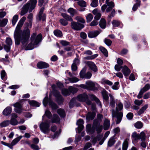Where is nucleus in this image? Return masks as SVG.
Listing matches in <instances>:
<instances>
[{
    "label": "nucleus",
    "instance_id": "nucleus-43",
    "mask_svg": "<svg viewBox=\"0 0 150 150\" xmlns=\"http://www.w3.org/2000/svg\"><path fill=\"white\" fill-rule=\"evenodd\" d=\"M57 112L58 113L61 117H63L65 115L64 111L62 109H58Z\"/></svg>",
    "mask_w": 150,
    "mask_h": 150
},
{
    "label": "nucleus",
    "instance_id": "nucleus-20",
    "mask_svg": "<svg viewBox=\"0 0 150 150\" xmlns=\"http://www.w3.org/2000/svg\"><path fill=\"white\" fill-rule=\"evenodd\" d=\"M12 108L10 107H7L3 111V114L5 115H8L11 112Z\"/></svg>",
    "mask_w": 150,
    "mask_h": 150
},
{
    "label": "nucleus",
    "instance_id": "nucleus-23",
    "mask_svg": "<svg viewBox=\"0 0 150 150\" xmlns=\"http://www.w3.org/2000/svg\"><path fill=\"white\" fill-rule=\"evenodd\" d=\"M8 20L7 18H5L3 19L0 18V26L4 27L7 24Z\"/></svg>",
    "mask_w": 150,
    "mask_h": 150
},
{
    "label": "nucleus",
    "instance_id": "nucleus-38",
    "mask_svg": "<svg viewBox=\"0 0 150 150\" xmlns=\"http://www.w3.org/2000/svg\"><path fill=\"white\" fill-rule=\"evenodd\" d=\"M89 98L90 99L92 100H95L98 104L99 105H100V103L99 100L96 98L95 96L93 95H89Z\"/></svg>",
    "mask_w": 150,
    "mask_h": 150
},
{
    "label": "nucleus",
    "instance_id": "nucleus-6",
    "mask_svg": "<svg viewBox=\"0 0 150 150\" xmlns=\"http://www.w3.org/2000/svg\"><path fill=\"white\" fill-rule=\"evenodd\" d=\"M50 124L47 122H42L40 125L41 131L45 134H48L50 131Z\"/></svg>",
    "mask_w": 150,
    "mask_h": 150
},
{
    "label": "nucleus",
    "instance_id": "nucleus-52",
    "mask_svg": "<svg viewBox=\"0 0 150 150\" xmlns=\"http://www.w3.org/2000/svg\"><path fill=\"white\" fill-rule=\"evenodd\" d=\"M78 4L80 6L82 7H86V3L85 1L83 0L79 1L78 2Z\"/></svg>",
    "mask_w": 150,
    "mask_h": 150
},
{
    "label": "nucleus",
    "instance_id": "nucleus-48",
    "mask_svg": "<svg viewBox=\"0 0 150 150\" xmlns=\"http://www.w3.org/2000/svg\"><path fill=\"white\" fill-rule=\"evenodd\" d=\"M100 49L101 51L106 57L108 56V53L107 50L103 47H100Z\"/></svg>",
    "mask_w": 150,
    "mask_h": 150
},
{
    "label": "nucleus",
    "instance_id": "nucleus-35",
    "mask_svg": "<svg viewBox=\"0 0 150 150\" xmlns=\"http://www.w3.org/2000/svg\"><path fill=\"white\" fill-rule=\"evenodd\" d=\"M134 127L140 129L143 126L142 123L140 121H138L135 123L134 125Z\"/></svg>",
    "mask_w": 150,
    "mask_h": 150
},
{
    "label": "nucleus",
    "instance_id": "nucleus-15",
    "mask_svg": "<svg viewBox=\"0 0 150 150\" xmlns=\"http://www.w3.org/2000/svg\"><path fill=\"white\" fill-rule=\"evenodd\" d=\"M122 72L124 76H128L130 73L131 71L126 66H124L122 68Z\"/></svg>",
    "mask_w": 150,
    "mask_h": 150
},
{
    "label": "nucleus",
    "instance_id": "nucleus-29",
    "mask_svg": "<svg viewBox=\"0 0 150 150\" xmlns=\"http://www.w3.org/2000/svg\"><path fill=\"white\" fill-rule=\"evenodd\" d=\"M109 96L110 98V106L112 107H114L115 105V102L113 96L111 94H109Z\"/></svg>",
    "mask_w": 150,
    "mask_h": 150
},
{
    "label": "nucleus",
    "instance_id": "nucleus-50",
    "mask_svg": "<svg viewBox=\"0 0 150 150\" xmlns=\"http://www.w3.org/2000/svg\"><path fill=\"white\" fill-rule=\"evenodd\" d=\"M54 35L57 37H61L62 36V33L61 31L59 30H56L54 31Z\"/></svg>",
    "mask_w": 150,
    "mask_h": 150
},
{
    "label": "nucleus",
    "instance_id": "nucleus-60",
    "mask_svg": "<svg viewBox=\"0 0 150 150\" xmlns=\"http://www.w3.org/2000/svg\"><path fill=\"white\" fill-rule=\"evenodd\" d=\"M92 146V144L88 142L86 143L83 147V150H86L88 149L89 148L91 147Z\"/></svg>",
    "mask_w": 150,
    "mask_h": 150
},
{
    "label": "nucleus",
    "instance_id": "nucleus-31",
    "mask_svg": "<svg viewBox=\"0 0 150 150\" xmlns=\"http://www.w3.org/2000/svg\"><path fill=\"white\" fill-rule=\"evenodd\" d=\"M99 25L102 28H104L106 26V22L104 19H102L100 21Z\"/></svg>",
    "mask_w": 150,
    "mask_h": 150
},
{
    "label": "nucleus",
    "instance_id": "nucleus-55",
    "mask_svg": "<svg viewBox=\"0 0 150 150\" xmlns=\"http://www.w3.org/2000/svg\"><path fill=\"white\" fill-rule=\"evenodd\" d=\"M6 42L8 45L11 46L12 44V41L11 38H7L6 40Z\"/></svg>",
    "mask_w": 150,
    "mask_h": 150
},
{
    "label": "nucleus",
    "instance_id": "nucleus-47",
    "mask_svg": "<svg viewBox=\"0 0 150 150\" xmlns=\"http://www.w3.org/2000/svg\"><path fill=\"white\" fill-rule=\"evenodd\" d=\"M62 93L64 96H69L70 94V92L69 90L64 89L62 90Z\"/></svg>",
    "mask_w": 150,
    "mask_h": 150
},
{
    "label": "nucleus",
    "instance_id": "nucleus-54",
    "mask_svg": "<svg viewBox=\"0 0 150 150\" xmlns=\"http://www.w3.org/2000/svg\"><path fill=\"white\" fill-rule=\"evenodd\" d=\"M104 42L108 46L111 45L112 43L111 40L106 38L105 39Z\"/></svg>",
    "mask_w": 150,
    "mask_h": 150
},
{
    "label": "nucleus",
    "instance_id": "nucleus-59",
    "mask_svg": "<svg viewBox=\"0 0 150 150\" xmlns=\"http://www.w3.org/2000/svg\"><path fill=\"white\" fill-rule=\"evenodd\" d=\"M140 6V3L136 2V3L134 4L132 8V10L133 11H135L137 8Z\"/></svg>",
    "mask_w": 150,
    "mask_h": 150
},
{
    "label": "nucleus",
    "instance_id": "nucleus-11",
    "mask_svg": "<svg viewBox=\"0 0 150 150\" xmlns=\"http://www.w3.org/2000/svg\"><path fill=\"white\" fill-rule=\"evenodd\" d=\"M14 107L15 108V111L17 113H20L23 110L22 105L19 103L17 102L13 104Z\"/></svg>",
    "mask_w": 150,
    "mask_h": 150
},
{
    "label": "nucleus",
    "instance_id": "nucleus-32",
    "mask_svg": "<svg viewBox=\"0 0 150 150\" xmlns=\"http://www.w3.org/2000/svg\"><path fill=\"white\" fill-rule=\"evenodd\" d=\"M96 115V114L94 112H89L86 116V119L88 120H92Z\"/></svg>",
    "mask_w": 150,
    "mask_h": 150
},
{
    "label": "nucleus",
    "instance_id": "nucleus-42",
    "mask_svg": "<svg viewBox=\"0 0 150 150\" xmlns=\"http://www.w3.org/2000/svg\"><path fill=\"white\" fill-rule=\"evenodd\" d=\"M18 19V16L17 15H15L13 17L12 23L13 25H14L16 24Z\"/></svg>",
    "mask_w": 150,
    "mask_h": 150
},
{
    "label": "nucleus",
    "instance_id": "nucleus-17",
    "mask_svg": "<svg viewBox=\"0 0 150 150\" xmlns=\"http://www.w3.org/2000/svg\"><path fill=\"white\" fill-rule=\"evenodd\" d=\"M44 10V8H42L39 12V14L38 15V18L39 20H42V21H44L45 20L46 18V16L45 14H43L42 13V12Z\"/></svg>",
    "mask_w": 150,
    "mask_h": 150
},
{
    "label": "nucleus",
    "instance_id": "nucleus-39",
    "mask_svg": "<svg viewBox=\"0 0 150 150\" xmlns=\"http://www.w3.org/2000/svg\"><path fill=\"white\" fill-rule=\"evenodd\" d=\"M9 124V120H6L0 123V126L1 127H5L8 125Z\"/></svg>",
    "mask_w": 150,
    "mask_h": 150
},
{
    "label": "nucleus",
    "instance_id": "nucleus-5",
    "mask_svg": "<svg viewBox=\"0 0 150 150\" xmlns=\"http://www.w3.org/2000/svg\"><path fill=\"white\" fill-rule=\"evenodd\" d=\"M123 108V104L122 103H120L117 105L116 107V112H115L114 110L112 111V117H113L116 116L117 118V124H118L121 122L123 116V114L122 112H117L122 110Z\"/></svg>",
    "mask_w": 150,
    "mask_h": 150
},
{
    "label": "nucleus",
    "instance_id": "nucleus-18",
    "mask_svg": "<svg viewBox=\"0 0 150 150\" xmlns=\"http://www.w3.org/2000/svg\"><path fill=\"white\" fill-rule=\"evenodd\" d=\"M99 33V31L96 30L90 32L88 34V35L90 38H93L97 36Z\"/></svg>",
    "mask_w": 150,
    "mask_h": 150
},
{
    "label": "nucleus",
    "instance_id": "nucleus-58",
    "mask_svg": "<svg viewBox=\"0 0 150 150\" xmlns=\"http://www.w3.org/2000/svg\"><path fill=\"white\" fill-rule=\"evenodd\" d=\"M4 10L2 9L0 10V18L4 17L6 15V12L3 11Z\"/></svg>",
    "mask_w": 150,
    "mask_h": 150
},
{
    "label": "nucleus",
    "instance_id": "nucleus-7",
    "mask_svg": "<svg viewBox=\"0 0 150 150\" xmlns=\"http://www.w3.org/2000/svg\"><path fill=\"white\" fill-rule=\"evenodd\" d=\"M88 97L86 93H83L79 95L77 97V100L80 102H86V103L88 105L91 104L90 101L88 100Z\"/></svg>",
    "mask_w": 150,
    "mask_h": 150
},
{
    "label": "nucleus",
    "instance_id": "nucleus-22",
    "mask_svg": "<svg viewBox=\"0 0 150 150\" xmlns=\"http://www.w3.org/2000/svg\"><path fill=\"white\" fill-rule=\"evenodd\" d=\"M53 117L51 120L52 122L58 123L60 122V119L59 117L56 114L53 115Z\"/></svg>",
    "mask_w": 150,
    "mask_h": 150
},
{
    "label": "nucleus",
    "instance_id": "nucleus-62",
    "mask_svg": "<svg viewBox=\"0 0 150 150\" xmlns=\"http://www.w3.org/2000/svg\"><path fill=\"white\" fill-rule=\"evenodd\" d=\"M49 105H50L53 109H55L57 108V105L52 102H50L49 103Z\"/></svg>",
    "mask_w": 150,
    "mask_h": 150
},
{
    "label": "nucleus",
    "instance_id": "nucleus-13",
    "mask_svg": "<svg viewBox=\"0 0 150 150\" xmlns=\"http://www.w3.org/2000/svg\"><path fill=\"white\" fill-rule=\"evenodd\" d=\"M37 67L39 69L46 68L49 67V64L45 62H41L37 64Z\"/></svg>",
    "mask_w": 150,
    "mask_h": 150
},
{
    "label": "nucleus",
    "instance_id": "nucleus-34",
    "mask_svg": "<svg viewBox=\"0 0 150 150\" xmlns=\"http://www.w3.org/2000/svg\"><path fill=\"white\" fill-rule=\"evenodd\" d=\"M131 136L132 137V140H136L140 139L139 134H137L136 132L133 133Z\"/></svg>",
    "mask_w": 150,
    "mask_h": 150
},
{
    "label": "nucleus",
    "instance_id": "nucleus-49",
    "mask_svg": "<svg viewBox=\"0 0 150 150\" xmlns=\"http://www.w3.org/2000/svg\"><path fill=\"white\" fill-rule=\"evenodd\" d=\"M112 24L113 27H117L120 25V23L118 21L113 20L112 21Z\"/></svg>",
    "mask_w": 150,
    "mask_h": 150
},
{
    "label": "nucleus",
    "instance_id": "nucleus-3",
    "mask_svg": "<svg viewBox=\"0 0 150 150\" xmlns=\"http://www.w3.org/2000/svg\"><path fill=\"white\" fill-rule=\"evenodd\" d=\"M36 0H30L22 8L20 14L21 16L26 13L28 11L31 12L35 8L37 3Z\"/></svg>",
    "mask_w": 150,
    "mask_h": 150
},
{
    "label": "nucleus",
    "instance_id": "nucleus-36",
    "mask_svg": "<svg viewBox=\"0 0 150 150\" xmlns=\"http://www.w3.org/2000/svg\"><path fill=\"white\" fill-rule=\"evenodd\" d=\"M72 16L76 14V11L74 8H69L67 11Z\"/></svg>",
    "mask_w": 150,
    "mask_h": 150
},
{
    "label": "nucleus",
    "instance_id": "nucleus-57",
    "mask_svg": "<svg viewBox=\"0 0 150 150\" xmlns=\"http://www.w3.org/2000/svg\"><path fill=\"white\" fill-rule=\"evenodd\" d=\"M76 19L80 22L82 23H84L85 22V20L82 17L80 16H77L75 18Z\"/></svg>",
    "mask_w": 150,
    "mask_h": 150
},
{
    "label": "nucleus",
    "instance_id": "nucleus-64",
    "mask_svg": "<svg viewBox=\"0 0 150 150\" xmlns=\"http://www.w3.org/2000/svg\"><path fill=\"white\" fill-rule=\"evenodd\" d=\"M85 70L83 69L80 72V77L81 78H85Z\"/></svg>",
    "mask_w": 150,
    "mask_h": 150
},
{
    "label": "nucleus",
    "instance_id": "nucleus-14",
    "mask_svg": "<svg viewBox=\"0 0 150 150\" xmlns=\"http://www.w3.org/2000/svg\"><path fill=\"white\" fill-rule=\"evenodd\" d=\"M92 13L95 15L94 18V19L98 21L100 18L101 15L99 10L97 9H95L92 11Z\"/></svg>",
    "mask_w": 150,
    "mask_h": 150
},
{
    "label": "nucleus",
    "instance_id": "nucleus-1",
    "mask_svg": "<svg viewBox=\"0 0 150 150\" xmlns=\"http://www.w3.org/2000/svg\"><path fill=\"white\" fill-rule=\"evenodd\" d=\"M26 19L25 16L21 18L17 25L14 32V37L15 43L17 45L21 42L23 45H25L27 43L30 36L29 29L27 28L24 30L22 32L20 30Z\"/></svg>",
    "mask_w": 150,
    "mask_h": 150
},
{
    "label": "nucleus",
    "instance_id": "nucleus-10",
    "mask_svg": "<svg viewBox=\"0 0 150 150\" xmlns=\"http://www.w3.org/2000/svg\"><path fill=\"white\" fill-rule=\"evenodd\" d=\"M17 115L16 113H13L11 115V119L9 120V124L12 125H16L18 124V122L16 119L17 117Z\"/></svg>",
    "mask_w": 150,
    "mask_h": 150
},
{
    "label": "nucleus",
    "instance_id": "nucleus-8",
    "mask_svg": "<svg viewBox=\"0 0 150 150\" xmlns=\"http://www.w3.org/2000/svg\"><path fill=\"white\" fill-rule=\"evenodd\" d=\"M71 28L73 29L79 30L84 27L83 25L80 24L75 22H72L71 23Z\"/></svg>",
    "mask_w": 150,
    "mask_h": 150
},
{
    "label": "nucleus",
    "instance_id": "nucleus-33",
    "mask_svg": "<svg viewBox=\"0 0 150 150\" xmlns=\"http://www.w3.org/2000/svg\"><path fill=\"white\" fill-rule=\"evenodd\" d=\"M29 103L31 106L38 107L40 106V104L35 100L29 101Z\"/></svg>",
    "mask_w": 150,
    "mask_h": 150
},
{
    "label": "nucleus",
    "instance_id": "nucleus-9",
    "mask_svg": "<svg viewBox=\"0 0 150 150\" xmlns=\"http://www.w3.org/2000/svg\"><path fill=\"white\" fill-rule=\"evenodd\" d=\"M150 86L148 84H147L145 85V86L142 88L140 91L139 94L137 95L138 98L139 99L142 98V95L143 93L146 91H147L150 88Z\"/></svg>",
    "mask_w": 150,
    "mask_h": 150
},
{
    "label": "nucleus",
    "instance_id": "nucleus-56",
    "mask_svg": "<svg viewBox=\"0 0 150 150\" xmlns=\"http://www.w3.org/2000/svg\"><path fill=\"white\" fill-rule=\"evenodd\" d=\"M60 23L63 25L66 26L68 24L67 21L63 19H61L59 20Z\"/></svg>",
    "mask_w": 150,
    "mask_h": 150
},
{
    "label": "nucleus",
    "instance_id": "nucleus-19",
    "mask_svg": "<svg viewBox=\"0 0 150 150\" xmlns=\"http://www.w3.org/2000/svg\"><path fill=\"white\" fill-rule=\"evenodd\" d=\"M148 104H145L144 106L142 107L137 112V114L138 115H140L143 114L145 111L148 108Z\"/></svg>",
    "mask_w": 150,
    "mask_h": 150
},
{
    "label": "nucleus",
    "instance_id": "nucleus-61",
    "mask_svg": "<svg viewBox=\"0 0 150 150\" xmlns=\"http://www.w3.org/2000/svg\"><path fill=\"white\" fill-rule=\"evenodd\" d=\"M103 129V126L102 125H99L97 127L96 129V131L97 133H99Z\"/></svg>",
    "mask_w": 150,
    "mask_h": 150
},
{
    "label": "nucleus",
    "instance_id": "nucleus-12",
    "mask_svg": "<svg viewBox=\"0 0 150 150\" xmlns=\"http://www.w3.org/2000/svg\"><path fill=\"white\" fill-rule=\"evenodd\" d=\"M86 64L89 68L94 72L97 71L98 69L96 64L93 62L88 61L86 62Z\"/></svg>",
    "mask_w": 150,
    "mask_h": 150
},
{
    "label": "nucleus",
    "instance_id": "nucleus-27",
    "mask_svg": "<svg viewBox=\"0 0 150 150\" xmlns=\"http://www.w3.org/2000/svg\"><path fill=\"white\" fill-rule=\"evenodd\" d=\"M128 139H126L124 141L122 144V150H127L128 146Z\"/></svg>",
    "mask_w": 150,
    "mask_h": 150
},
{
    "label": "nucleus",
    "instance_id": "nucleus-28",
    "mask_svg": "<svg viewBox=\"0 0 150 150\" xmlns=\"http://www.w3.org/2000/svg\"><path fill=\"white\" fill-rule=\"evenodd\" d=\"M110 125V121L108 120L105 119L104 123V129L105 130L108 129Z\"/></svg>",
    "mask_w": 150,
    "mask_h": 150
},
{
    "label": "nucleus",
    "instance_id": "nucleus-46",
    "mask_svg": "<svg viewBox=\"0 0 150 150\" xmlns=\"http://www.w3.org/2000/svg\"><path fill=\"white\" fill-rule=\"evenodd\" d=\"M1 78L3 80H5L7 79V75L5 71L3 70L1 71Z\"/></svg>",
    "mask_w": 150,
    "mask_h": 150
},
{
    "label": "nucleus",
    "instance_id": "nucleus-37",
    "mask_svg": "<svg viewBox=\"0 0 150 150\" xmlns=\"http://www.w3.org/2000/svg\"><path fill=\"white\" fill-rule=\"evenodd\" d=\"M102 94L103 98L104 99L106 100H107L108 99V96L107 93V92L105 90H103L102 92Z\"/></svg>",
    "mask_w": 150,
    "mask_h": 150
},
{
    "label": "nucleus",
    "instance_id": "nucleus-41",
    "mask_svg": "<svg viewBox=\"0 0 150 150\" xmlns=\"http://www.w3.org/2000/svg\"><path fill=\"white\" fill-rule=\"evenodd\" d=\"M115 142V139L113 137H111L109 140L108 142V146H111L113 145Z\"/></svg>",
    "mask_w": 150,
    "mask_h": 150
},
{
    "label": "nucleus",
    "instance_id": "nucleus-26",
    "mask_svg": "<svg viewBox=\"0 0 150 150\" xmlns=\"http://www.w3.org/2000/svg\"><path fill=\"white\" fill-rule=\"evenodd\" d=\"M86 84L87 86L88 89H91L93 88L95 86V83L91 81L86 82Z\"/></svg>",
    "mask_w": 150,
    "mask_h": 150
},
{
    "label": "nucleus",
    "instance_id": "nucleus-45",
    "mask_svg": "<svg viewBox=\"0 0 150 150\" xmlns=\"http://www.w3.org/2000/svg\"><path fill=\"white\" fill-rule=\"evenodd\" d=\"M68 79L70 82L72 83L76 82L79 80V79L76 77L69 78Z\"/></svg>",
    "mask_w": 150,
    "mask_h": 150
},
{
    "label": "nucleus",
    "instance_id": "nucleus-16",
    "mask_svg": "<svg viewBox=\"0 0 150 150\" xmlns=\"http://www.w3.org/2000/svg\"><path fill=\"white\" fill-rule=\"evenodd\" d=\"M23 137L21 136H20L14 139L12 142L11 144H10V148L12 149L13 146L16 144L17 143L21 140V139Z\"/></svg>",
    "mask_w": 150,
    "mask_h": 150
},
{
    "label": "nucleus",
    "instance_id": "nucleus-24",
    "mask_svg": "<svg viewBox=\"0 0 150 150\" xmlns=\"http://www.w3.org/2000/svg\"><path fill=\"white\" fill-rule=\"evenodd\" d=\"M91 125H87L86 126V131L87 132H89L91 134H92L94 132L95 129L93 127L91 128Z\"/></svg>",
    "mask_w": 150,
    "mask_h": 150
},
{
    "label": "nucleus",
    "instance_id": "nucleus-2",
    "mask_svg": "<svg viewBox=\"0 0 150 150\" xmlns=\"http://www.w3.org/2000/svg\"><path fill=\"white\" fill-rule=\"evenodd\" d=\"M26 19L25 16L21 18L17 25L14 32V37L15 43L17 45L21 42L23 45H25L27 43L30 36L29 29L27 28L24 30L22 32L20 30Z\"/></svg>",
    "mask_w": 150,
    "mask_h": 150
},
{
    "label": "nucleus",
    "instance_id": "nucleus-40",
    "mask_svg": "<svg viewBox=\"0 0 150 150\" xmlns=\"http://www.w3.org/2000/svg\"><path fill=\"white\" fill-rule=\"evenodd\" d=\"M101 82L102 84H106L109 86H111L112 84V82L108 80L105 79H103Z\"/></svg>",
    "mask_w": 150,
    "mask_h": 150
},
{
    "label": "nucleus",
    "instance_id": "nucleus-25",
    "mask_svg": "<svg viewBox=\"0 0 150 150\" xmlns=\"http://www.w3.org/2000/svg\"><path fill=\"white\" fill-rule=\"evenodd\" d=\"M61 15L67 21H73V19L68 14L65 13H62Z\"/></svg>",
    "mask_w": 150,
    "mask_h": 150
},
{
    "label": "nucleus",
    "instance_id": "nucleus-63",
    "mask_svg": "<svg viewBox=\"0 0 150 150\" xmlns=\"http://www.w3.org/2000/svg\"><path fill=\"white\" fill-rule=\"evenodd\" d=\"M60 43L63 46H66L69 45L70 43L66 41L62 40L60 41Z\"/></svg>",
    "mask_w": 150,
    "mask_h": 150
},
{
    "label": "nucleus",
    "instance_id": "nucleus-21",
    "mask_svg": "<svg viewBox=\"0 0 150 150\" xmlns=\"http://www.w3.org/2000/svg\"><path fill=\"white\" fill-rule=\"evenodd\" d=\"M108 6L106 10V11L107 12H109L112 10L113 8L115 6V4L113 2L110 1L106 4Z\"/></svg>",
    "mask_w": 150,
    "mask_h": 150
},
{
    "label": "nucleus",
    "instance_id": "nucleus-30",
    "mask_svg": "<svg viewBox=\"0 0 150 150\" xmlns=\"http://www.w3.org/2000/svg\"><path fill=\"white\" fill-rule=\"evenodd\" d=\"M27 19L28 22L29 26L31 27L32 25L33 20V14L32 13L29 14L27 17ZM29 26V25H28Z\"/></svg>",
    "mask_w": 150,
    "mask_h": 150
},
{
    "label": "nucleus",
    "instance_id": "nucleus-51",
    "mask_svg": "<svg viewBox=\"0 0 150 150\" xmlns=\"http://www.w3.org/2000/svg\"><path fill=\"white\" fill-rule=\"evenodd\" d=\"M92 2L91 6L94 7H96L98 5V1L97 0H91Z\"/></svg>",
    "mask_w": 150,
    "mask_h": 150
},
{
    "label": "nucleus",
    "instance_id": "nucleus-53",
    "mask_svg": "<svg viewBox=\"0 0 150 150\" xmlns=\"http://www.w3.org/2000/svg\"><path fill=\"white\" fill-rule=\"evenodd\" d=\"M69 90L70 91V93H76L78 91L77 88H74L72 86H70L69 88Z\"/></svg>",
    "mask_w": 150,
    "mask_h": 150
},
{
    "label": "nucleus",
    "instance_id": "nucleus-44",
    "mask_svg": "<svg viewBox=\"0 0 150 150\" xmlns=\"http://www.w3.org/2000/svg\"><path fill=\"white\" fill-rule=\"evenodd\" d=\"M86 18L87 22L88 23H89L92 20L93 18V16L91 13H89L86 16Z\"/></svg>",
    "mask_w": 150,
    "mask_h": 150
},
{
    "label": "nucleus",
    "instance_id": "nucleus-4",
    "mask_svg": "<svg viewBox=\"0 0 150 150\" xmlns=\"http://www.w3.org/2000/svg\"><path fill=\"white\" fill-rule=\"evenodd\" d=\"M36 35V33H34L32 35L31 37V43L29 44L26 47V50H31L33 49L34 45L38 44L41 41L42 39L41 35L40 34H39L35 39Z\"/></svg>",
    "mask_w": 150,
    "mask_h": 150
}]
</instances>
